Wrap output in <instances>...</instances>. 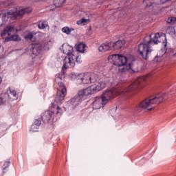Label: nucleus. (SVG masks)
Listing matches in <instances>:
<instances>
[{
  "instance_id": "f257e3e1",
  "label": "nucleus",
  "mask_w": 176,
  "mask_h": 176,
  "mask_svg": "<svg viewBox=\"0 0 176 176\" xmlns=\"http://www.w3.org/2000/svg\"><path fill=\"white\" fill-rule=\"evenodd\" d=\"M108 60L110 63H113L114 65L119 67L120 72H127V71L131 74L138 72V66L134 63L133 56L127 58L119 54H112L109 56Z\"/></svg>"
},
{
  "instance_id": "f03ea898",
  "label": "nucleus",
  "mask_w": 176,
  "mask_h": 176,
  "mask_svg": "<svg viewBox=\"0 0 176 176\" xmlns=\"http://www.w3.org/2000/svg\"><path fill=\"white\" fill-rule=\"evenodd\" d=\"M151 36L150 35V36L145 37L144 41L138 46L139 54L144 60H148L152 56L153 52L152 45L153 43L158 45V43H164V41H166V36L160 35V33L155 34L152 40H151Z\"/></svg>"
},
{
  "instance_id": "7ed1b4c3",
  "label": "nucleus",
  "mask_w": 176,
  "mask_h": 176,
  "mask_svg": "<svg viewBox=\"0 0 176 176\" xmlns=\"http://www.w3.org/2000/svg\"><path fill=\"white\" fill-rule=\"evenodd\" d=\"M105 86H107V84H105L104 82H100L97 85L90 86L87 89L80 90L78 92V94L69 101V103L73 105V107H78L79 103L82 102V100L85 96H89V94H94V93H97L98 91H100V90L105 89Z\"/></svg>"
},
{
  "instance_id": "20e7f679",
  "label": "nucleus",
  "mask_w": 176,
  "mask_h": 176,
  "mask_svg": "<svg viewBox=\"0 0 176 176\" xmlns=\"http://www.w3.org/2000/svg\"><path fill=\"white\" fill-rule=\"evenodd\" d=\"M142 80H145L144 78L140 77L136 81H135L133 84H131L127 89H116L114 90L112 89H107L104 92L102 93L100 98L104 100V104H108L109 100H112L115 97V95L117 96H123L124 93H127L129 91H131L134 90V89H137L138 85L142 82Z\"/></svg>"
},
{
  "instance_id": "39448f33",
  "label": "nucleus",
  "mask_w": 176,
  "mask_h": 176,
  "mask_svg": "<svg viewBox=\"0 0 176 176\" xmlns=\"http://www.w3.org/2000/svg\"><path fill=\"white\" fill-rule=\"evenodd\" d=\"M168 96L166 94H157L154 98H147L142 101L140 105L136 107V112H142V111H152L156 104H161L164 100H167Z\"/></svg>"
},
{
  "instance_id": "423d86ee",
  "label": "nucleus",
  "mask_w": 176,
  "mask_h": 176,
  "mask_svg": "<svg viewBox=\"0 0 176 176\" xmlns=\"http://www.w3.org/2000/svg\"><path fill=\"white\" fill-rule=\"evenodd\" d=\"M60 49L64 54L68 56L63 60V67L65 68L74 67L76 63H82L79 56H75V54H74V47L68 44H63Z\"/></svg>"
},
{
  "instance_id": "0eeeda50",
  "label": "nucleus",
  "mask_w": 176,
  "mask_h": 176,
  "mask_svg": "<svg viewBox=\"0 0 176 176\" xmlns=\"http://www.w3.org/2000/svg\"><path fill=\"white\" fill-rule=\"evenodd\" d=\"M72 79H76V83L78 85H90V83H96L98 80V75L96 74H80L78 75H73Z\"/></svg>"
},
{
  "instance_id": "6e6552de",
  "label": "nucleus",
  "mask_w": 176,
  "mask_h": 176,
  "mask_svg": "<svg viewBox=\"0 0 176 176\" xmlns=\"http://www.w3.org/2000/svg\"><path fill=\"white\" fill-rule=\"evenodd\" d=\"M32 10L31 8H24L23 7H20L16 9V12H6L1 14L2 23H0L1 25H3V24L6 23V21L9 20V17L16 19V17H21V16H24L25 13H31Z\"/></svg>"
},
{
  "instance_id": "1a4fd4ad",
  "label": "nucleus",
  "mask_w": 176,
  "mask_h": 176,
  "mask_svg": "<svg viewBox=\"0 0 176 176\" xmlns=\"http://www.w3.org/2000/svg\"><path fill=\"white\" fill-rule=\"evenodd\" d=\"M56 83H57L58 89L55 98V102L61 104V101H63L65 96H67V87L63 82V78L60 76L56 78Z\"/></svg>"
},
{
  "instance_id": "9d476101",
  "label": "nucleus",
  "mask_w": 176,
  "mask_h": 176,
  "mask_svg": "<svg viewBox=\"0 0 176 176\" xmlns=\"http://www.w3.org/2000/svg\"><path fill=\"white\" fill-rule=\"evenodd\" d=\"M12 34H14V27L12 25L7 26L1 33V36L3 39H5V42H10V41L20 42L21 41L20 36L18 34L10 36Z\"/></svg>"
},
{
  "instance_id": "9b49d317",
  "label": "nucleus",
  "mask_w": 176,
  "mask_h": 176,
  "mask_svg": "<svg viewBox=\"0 0 176 176\" xmlns=\"http://www.w3.org/2000/svg\"><path fill=\"white\" fill-rule=\"evenodd\" d=\"M4 97L6 98V100L8 98L10 101H14V100H17V97H19V96L17 95V93H16V91L13 89H9L4 94Z\"/></svg>"
},
{
  "instance_id": "f8f14e48",
  "label": "nucleus",
  "mask_w": 176,
  "mask_h": 176,
  "mask_svg": "<svg viewBox=\"0 0 176 176\" xmlns=\"http://www.w3.org/2000/svg\"><path fill=\"white\" fill-rule=\"evenodd\" d=\"M107 105V103L104 102V100L101 98H98L93 102V109H100L101 107Z\"/></svg>"
},
{
  "instance_id": "ddd939ff",
  "label": "nucleus",
  "mask_w": 176,
  "mask_h": 176,
  "mask_svg": "<svg viewBox=\"0 0 176 176\" xmlns=\"http://www.w3.org/2000/svg\"><path fill=\"white\" fill-rule=\"evenodd\" d=\"M100 52H107V50H113V42L102 44L99 47Z\"/></svg>"
},
{
  "instance_id": "4468645a",
  "label": "nucleus",
  "mask_w": 176,
  "mask_h": 176,
  "mask_svg": "<svg viewBox=\"0 0 176 176\" xmlns=\"http://www.w3.org/2000/svg\"><path fill=\"white\" fill-rule=\"evenodd\" d=\"M41 50H42V45L41 43H34L32 45L31 52L33 54L37 56Z\"/></svg>"
},
{
  "instance_id": "2eb2a0df",
  "label": "nucleus",
  "mask_w": 176,
  "mask_h": 176,
  "mask_svg": "<svg viewBox=\"0 0 176 176\" xmlns=\"http://www.w3.org/2000/svg\"><path fill=\"white\" fill-rule=\"evenodd\" d=\"M41 118L44 122H49V120H51L52 118H53V112L49 111H45Z\"/></svg>"
},
{
  "instance_id": "dca6fc26",
  "label": "nucleus",
  "mask_w": 176,
  "mask_h": 176,
  "mask_svg": "<svg viewBox=\"0 0 176 176\" xmlns=\"http://www.w3.org/2000/svg\"><path fill=\"white\" fill-rule=\"evenodd\" d=\"M126 41L124 40H118L116 43H113V49L114 50H119L122 49L124 46Z\"/></svg>"
},
{
  "instance_id": "f3484780",
  "label": "nucleus",
  "mask_w": 176,
  "mask_h": 176,
  "mask_svg": "<svg viewBox=\"0 0 176 176\" xmlns=\"http://www.w3.org/2000/svg\"><path fill=\"white\" fill-rule=\"evenodd\" d=\"M86 45L84 43H80L76 47L77 52H79V53H86Z\"/></svg>"
},
{
  "instance_id": "a211bd4d",
  "label": "nucleus",
  "mask_w": 176,
  "mask_h": 176,
  "mask_svg": "<svg viewBox=\"0 0 176 176\" xmlns=\"http://www.w3.org/2000/svg\"><path fill=\"white\" fill-rule=\"evenodd\" d=\"M38 28L40 30H49V25L47 24V22L46 21H40L38 24Z\"/></svg>"
},
{
  "instance_id": "6ab92c4d",
  "label": "nucleus",
  "mask_w": 176,
  "mask_h": 176,
  "mask_svg": "<svg viewBox=\"0 0 176 176\" xmlns=\"http://www.w3.org/2000/svg\"><path fill=\"white\" fill-rule=\"evenodd\" d=\"M54 3L56 8H61V6L65 3V0H54Z\"/></svg>"
},
{
  "instance_id": "aec40b11",
  "label": "nucleus",
  "mask_w": 176,
  "mask_h": 176,
  "mask_svg": "<svg viewBox=\"0 0 176 176\" xmlns=\"http://www.w3.org/2000/svg\"><path fill=\"white\" fill-rule=\"evenodd\" d=\"M62 31L65 34L69 35V34H71L72 31H74V29L73 28L69 29V28H68V27H65L62 29Z\"/></svg>"
},
{
  "instance_id": "412c9836",
  "label": "nucleus",
  "mask_w": 176,
  "mask_h": 176,
  "mask_svg": "<svg viewBox=\"0 0 176 176\" xmlns=\"http://www.w3.org/2000/svg\"><path fill=\"white\" fill-rule=\"evenodd\" d=\"M87 23V19L82 18L77 21L78 25H85Z\"/></svg>"
},
{
  "instance_id": "4be33fe9",
  "label": "nucleus",
  "mask_w": 176,
  "mask_h": 176,
  "mask_svg": "<svg viewBox=\"0 0 176 176\" xmlns=\"http://www.w3.org/2000/svg\"><path fill=\"white\" fill-rule=\"evenodd\" d=\"M167 23H168L169 24H175L176 23V17L172 16V17H169L167 20Z\"/></svg>"
},
{
  "instance_id": "5701e85b",
  "label": "nucleus",
  "mask_w": 176,
  "mask_h": 176,
  "mask_svg": "<svg viewBox=\"0 0 176 176\" xmlns=\"http://www.w3.org/2000/svg\"><path fill=\"white\" fill-rule=\"evenodd\" d=\"M38 129L39 126H38V125H35V124H33L31 126L30 131H32V133H35V131H38Z\"/></svg>"
},
{
  "instance_id": "b1692460",
  "label": "nucleus",
  "mask_w": 176,
  "mask_h": 176,
  "mask_svg": "<svg viewBox=\"0 0 176 176\" xmlns=\"http://www.w3.org/2000/svg\"><path fill=\"white\" fill-rule=\"evenodd\" d=\"M25 38L28 39V41H35V37H34V35H32L31 34H27L25 36Z\"/></svg>"
},
{
  "instance_id": "393cba45",
  "label": "nucleus",
  "mask_w": 176,
  "mask_h": 176,
  "mask_svg": "<svg viewBox=\"0 0 176 176\" xmlns=\"http://www.w3.org/2000/svg\"><path fill=\"white\" fill-rule=\"evenodd\" d=\"M8 100L6 98H5V95L3 96L0 97V105H2V104H5V102Z\"/></svg>"
},
{
  "instance_id": "a878e982",
  "label": "nucleus",
  "mask_w": 176,
  "mask_h": 176,
  "mask_svg": "<svg viewBox=\"0 0 176 176\" xmlns=\"http://www.w3.org/2000/svg\"><path fill=\"white\" fill-rule=\"evenodd\" d=\"M57 111L56 112V115H62L63 114V110L61 109V108H60V107H57L56 108Z\"/></svg>"
},
{
  "instance_id": "bb28decb",
  "label": "nucleus",
  "mask_w": 176,
  "mask_h": 176,
  "mask_svg": "<svg viewBox=\"0 0 176 176\" xmlns=\"http://www.w3.org/2000/svg\"><path fill=\"white\" fill-rule=\"evenodd\" d=\"M166 31L168 34H174L175 30L174 29V28H168Z\"/></svg>"
},
{
  "instance_id": "cd10ccee",
  "label": "nucleus",
  "mask_w": 176,
  "mask_h": 176,
  "mask_svg": "<svg viewBox=\"0 0 176 176\" xmlns=\"http://www.w3.org/2000/svg\"><path fill=\"white\" fill-rule=\"evenodd\" d=\"M41 123L42 122H41V120L36 119L35 121H34V124H35L36 126H38L39 127V126H41Z\"/></svg>"
},
{
  "instance_id": "c85d7f7f",
  "label": "nucleus",
  "mask_w": 176,
  "mask_h": 176,
  "mask_svg": "<svg viewBox=\"0 0 176 176\" xmlns=\"http://www.w3.org/2000/svg\"><path fill=\"white\" fill-rule=\"evenodd\" d=\"M10 165V162L8 161L6 162L3 164V170H5L6 168H8V167Z\"/></svg>"
},
{
  "instance_id": "c756f323",
  "label": "nucleus",
  "mask_w": 176,
  "mask_h": 176,
  "mask_svg": "<svg viewBox=\"0 0 176 176\" xmlns=\"http://www.w3.org/2000/svg\"><path fill=\"white\" fill-rule=\"evenodd\" d=\"M168 1L171 0H160L161 3H166V2H168Z\"/></svg>"
},
{
  "instance_id": "7c9ffc66",
  "label": "nucleus",
  "mask_w": 176,
  "mask_h": 176,
  "mask_svg": "<svg viewBox=\"0 0 176 176\" xmlns=\"http://www.w3.org/2000/svg\"><path fill=\"white\" fill-rule=\"evenodd\" d=\"M164 54H162V55H159V54H157V57H159V58H160V57H163V55H164Z\"/></svg>"
},
{
  "instance_id": "2f4dec72",
  "label": "nucleus",
  "mask_w": 176,
  "mask_h": 176,
  "mask_svg": "<svg viewBox=\"0 0 176 176\" xmlns=\"http://www.w3.org/2000/svg\"><path fill=\"white\" fill-rule=\"evenodd\" d=\"M0 83H2V78L0 77Z\"/></svg>"
},
{
  "instance_id": "473e14b6",
  "label": "nucleus",
  "mask_w": 176,
  "mask_h": 176,
  "mask_svg": "<svg viewBox=\"0 0 176 176\" xmlns=\"http://www.w3.org/2000/svg\"><path fill=\"white\" fill-rule=\"evenodd\" d=\"M144 2L148 3V1H146V0H144Z\"/></svg>"
},
{
  "instance_id": "72a5a7b5",
  "label": "nucleus",
  "mask_w": 176,
  "mask_h": 176,
  "mask_svg": "<svg viewBox=\"0 0 176 176\" xmlns=\"http://www.w3.org/2000/svg\"><path fill=\"white\" fill-rule=\"evenodd\" d=\"M147 6H152V3L151 5H147Z\"/></svg>"
},
{
  "instance_id": "f704fd0d",
  "label": "nucleus",
  "mask_w": 176,
  "mask_h": 176,
  "mask_svg": "<svg viewBox=\"0 0 176 176\" xmlns=\"http://www.w3.org/2000/svg\"><path fill=\"white\" fill-rule=\"evenodd\" d=\"M162 52H163V51L161 50V51L159 52V53H162Z\"/></svg>"
},
{
  "instance_id": "c9c22d12",
  "label": "nucleus",
  "mask_w": 176,
  "mask_h": 176,
  "mask_svg": "<svg viewBox=\"0 0 176 176\" xmlns=\"http://www.w3.org/2000/svg\"><path fill=\"white\" fill-rule=\"evenodd\" d=\"M113 12H115V10H113Z\"/></svg>"
},
{
  "instance_id": "e433bc0d",
  "label": "nucleus",
  "mask_w": 176,
  "mask_h": 176,
  "mask_svg": "<svg viewBox=\"0 0 176 176\" xmlns=\"http://www.w3.org/2000/svg\"><path fill=\"white\" fill-rule=\"evenodd\" d=\"M0 16H1V14H0Z\"/></svg>"
}]
</instances>
